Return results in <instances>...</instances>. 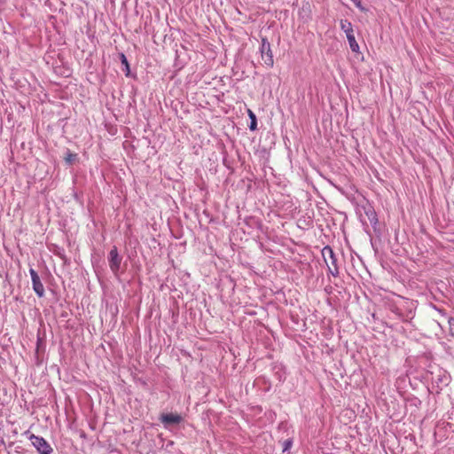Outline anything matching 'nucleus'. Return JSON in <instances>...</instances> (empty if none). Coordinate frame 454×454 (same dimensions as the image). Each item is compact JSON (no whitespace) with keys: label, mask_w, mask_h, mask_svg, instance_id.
I'll list each match as a JSON object with an SVG mask.
<instances>
[{"label":"nucleus","mask_w":454,"mask_h":454,"mask_svg":"<svg viewBox=\"0 0 454 454\" xmlns=\"http://www.w3.org/2000/svg\"><path fill=\"white\" fill-rule=\"evenodd\" d=\"M427 379L435 384L437 387L447 386L450 383L449 373L439 366H431L427 371Z\"/></svg>","instance_id":"nucleus-1"},{"label":"nucleus","mask_w":454,"mask_h":454,"mask_svg":"<svg viewBox=\"0 0 454 454\" xmlns=\"http://www.w3.org/2000/svg\"><path fill=\"white\" fill-rule=\"evenodd\" d=\"M321 253L324 261L326 263L328 274L332 275L333 277H338V259L333 248L330 246H325L323 247Z\"/></svg>","instance_id":"nucleus-2"},{"label":"nucleus","mask_w":454,"mask_h":454,"mask_svg":"<svg viewBox=\"0 0 454 454\" xmlns=\"http://www.w3.org/2000/svg\"><path fill=\"white\" fill-rule=\"evenodd\" d=\"M25 434L39 454H51L53 452V449L43 437L35 435L29 431H26Z\"/></svg>","instance_id":"nucleus-3"},{"label":"nucleus","mask_w":454,"mask_h":454,"mask_svg":"<svg viewBox=\"0 0 454 454\" xmlns=\"http://www.w3.org/2000/svg\"><path fill=\"white\" fill-rule=\"evenodd\" d=\"M340 29L346 34L349 47L353 52L359 51V45L355 38L353 26L348 20H340Z\"/></svg>","instance_id":"nucleus-4"},{"label":"nucleus","mask_w":454,"mask_h":454,"mask_svg":"<svg viewBox=\"0 0 454 454\" xmlns=\"http://www.w3.org/2000/svg\"><path fill=\"white\" fill-rule=\"evenodd\" d=\"M260 53L262 61L268 67H272L274 65L273 53L271 51L270 43L266 37H262Z\"/></svg>","instance_id":"nucleus-5"},{"label":"nucleus","mask_w":454,"mask_h":454,"mask_svg":"<svg viewBox=\"0 0 454 454\" xmlns=\"http://www.w3.org/2000/svg\"><path fill=\"white\" fill-rule=\"evenodd\" d=\"M121 261L122 257L120 255L117 247L114 246L108 254V263L111 271L115 276L119 274Z\"/></svg>","instance_id":"nucleus-6"},{"label":"nucleus","mask_w":454,"mask_h":454,"mask_svg":"<svg viewBox=\"0 0 454 454\" xmlns=\"http://www.w3.org/2000/svg\"><path fill=\"white\" fill-rule=\"evenodd\" d=\"M29 274L31 277L32 286H33L34 292L36 294V295L38 297H40V298L43 297L44 294H45L44 286H43L37 272L33 268H30Z\"/></svg>","instance_id":"nucleus-7"},{"label":"nucleus","mask_w":454,"mask_h":454,"mask_svg":"<svg viewBox=\"0 0 454 454\" xmlns=\"http://www.w3.org/2000/svg\"><path fill=\"white\" fill-rule=\"evenodd\" d=\"M182 420V416L177 413H162L160 416V421L162 423L165 428H168L173 425H177L181 423Z\"/></svg>","instance_id":"nucleus-8"},{"label":"nucleus","mask_w":454,"mask_h":454,"mask_svg":"<svg viewBox=\"0 0 454 454\" xmlns=\"http://www.w3.org/2000/svg\"><path fill=\"white\" fill-rule=\"evenodd\" d=\"M365 214L368 217V220H369L372 227L373 228L374 231H376L379 221H378V216H377L375 210L373 208H369L368 210L365 211Z\"/></svg>","instance_id":"nucleus-9"},{"label":"nucleus","mask_w":454,"mask_h":454,"mask_svg":"<svg viewBox=\"0 0 454 454\" xmlns=\"http://www.w3.org/2000/svg\"><path fill=\"white\" fill-rule=\"evenodd\" d=\"M248 116H249V119H250L249 129L254 131V130H255L257 129L256 116L254 114V112L251 111V110H248Z\"/></svg>","instance_id":"nucleus-10"},{"label":"nucleus","mask_w":454,"mask_h":454,"mask_svg":"<svg viewBox=\"0 0 454 454\" xmlns=\"http://www.w3.org/2000/svg\"><path fill=\"white\" fill-rule=\"evenodd\" d=\"M275 377L281 382L286 380V372L282 366H274Z\"/></svg>","instance_id":"nucleus-11"},{"label":"nucleus","mask_w":454,"mask_h":454,"mask_svg":"<svg viewBox=\"0 0 454 454\" xmlns=\"http://www.w3.org/2000/svg\"><path fill=\"white\" fill-rule=\"evenodd\" d=\"M395 313L398 316L399 318H401L403 321H408L413 317L411 310H410L406 316H403V313L400 312V309L398 308L395 309Z\"/></svg>","instance_id":"nucleus-12"},{"label":"nucleus","mask_w":454,"mask_h":454,"mask_svg":"<svg viewBox=\"0 0 454 454\" xmlns=\"http://www.w3.org/2000/svg\"><path fill=\"white\" fill-rule=\"evenodd\" d=\"M448 324L450 335L454 337V317H450L448 318Z\"/></svg>","instance_id":"nucleus-13"},{"label":"nucleus","mask_w":454,"mask_h":454,"mask_svg":"<svg viewBox=\"0 0 454 454\" xmlns=\"http://www.w3.org/2000/svg\"><path fill=\"white\" fill-rule=\"evenodd\" d=\"M121 64L125 67V68L127 70L126 75H128L129 72V65L126 56L123 53L121 54Z\"/></svg>","instance_id":"nucleus-14"},{"label":"nucleus","mask_w":454,"mask_h":454,"mask_svg":"<svg viewBox=\"0 0 454 454\" xmlns=\"http://www.w3.org/2000/svg\"><path fill=\"white\" fill-rule=\"evenodd\" d=\"M75 158H76V154L68 152L65 160L68 164H72L74 162V160H75Z\"/></svg>","instance_id":"nucleus-15"},{"label":"nucleus","mask_w":454,"mask_h":454,"mask_svg":"<svg viewBox=\"0 0 454 454\" xmlns=\"http://www.w3.org/2000/svg\"><path fill=\"white\" fill-rule=\"evenodd\" d=\"M293 445V441L291 439H287L283 442V451H286L291 449Z\"/></svg>","instance_id":"nucleus-16"},{"label":"nucleus","mask_w":454,"mask_h":454,"mask_svg":"<svg viewBox=\"0 0 454 454\" xmlns=\"http://www.w3.org/2000/svg\"><path fill=\"white\" fill-rule=\"evenodd\" d=\"M433 309H435L441 316L446 317H447V313L444 309H440L438 307H436L435 305H432Z\"/></svg>","instance_id":"nucleus-17"},{"label":"nucleus","mask_w":454,"mask_h":454,"mask_svg":"<svg viewBox=\"0 0 454 454\" xmlns=\"http://www.w3.org/2000/svg\"><path fill=\"white\" fill-rule=\"evenodd\" d=\"M351 1L355 4V5H356L357 8H359V9H361V10H363V9H364V8L362 7L361 0H351Z\"/></svg>","instance_id":"nucleus-18"}]
</instances>
